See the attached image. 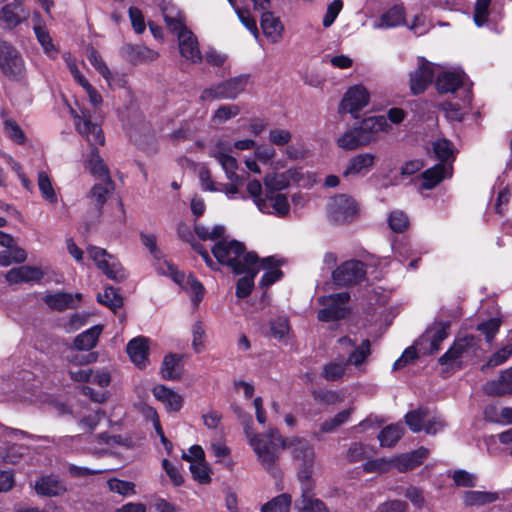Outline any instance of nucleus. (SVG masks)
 Listing matches in <instances>:
<instances>
[{
	"label": "nucleus",
	"instance_id": "1",
	"mask_svg": "<svg viewBox=\"0 0 512 512\" xmlns=\"http://www.w3.org/2000/svg\"><path fill=\"white\" fill-rule=\"evenodd\" d=\"M244 434L257 460L269 473L276 474L280 450L286 449L298 462L299 476L307 479V469L316 457L314 447L307 439L298 436L285 438L276 428H269L265 433H256L251 425L244 427Z\"/></svg>",
	"mask_w": 512,
	"mask_h": 512
},
{
	"label": "nucleus",
	"instance_id": "2",
	"mask_svg": "<svg viewBox=\"0 0 512 512\" xmlns=\"http://www.w3.org/2000/svg\"><path fill=\"white\" fill-rule=\"evenodd\" d=\"M231 146L229 143L219 141L209 149V155L213 157L224 170L230 183L218 184V191L223 192L230 200L241 198L246 199L245 195L240 194V187L243 184L242 178L236 173L238 163L236 158L231 156Z\"/></svg>",
	"mask_w": 512,
	"mask_h": 512
},
{
	"label": "nucleus",
	"instance_id": "3",
	"mask_svg": "<svg viewBox=\"0 0 512 512\" xmlns=\"http://www.w3.org/2000/svg\"><path fill=\"white\" fill-rule=\"evenodd\" d=\"M212 253L216 260L229 266L235 274H241L243 266L258 259L253 252H246L245 246L236 240H220L212 247Z\"/></svg>",
	"mask_w": 512,
	"mask_h": 512
},
{
	"label": "nucleus",
	"instance_id": "4",
	"mask_svg": "<svg viewBox=\"0 0 512 512\" xmlns=\"http://www.w3.org/2000/svg\"><path fill=\"white\" fill-rule=\"evenodd\" d=\"M479 350L480 339L473 335L465 336L457 339L450 349L440 357L439 362L447 369L459 368L464 363L478 357Z\"/></svg>",
	"mask_w": 512,
	"mask_h": 512
},
{
	"label": "nucleus",
	"instance_id": "5",
	"mask_svg": "<svg viewBox=\"0 0 512 512\" xmlns=\"http://www.w3.org/2000/svg\"><path fill=\"white\" fill-rule=\"evenodd\" d=\"M429 455V450L424 447H420L409 453H404L396 456L389 461L378 459L375 461L367 462L364 469L368 472H384L388 466L396 468L399 472H407L413 470L417 466L421 465Z\"/></svg>",
	"mask_w": 512,
	"mask_h": 512
},
{
	"label": "nucleus",
	"instance_id": "6",
	"mask_svg": "<svg viewBox=\"0 0 512 512\" xmlns=\"http://www.w3.org/2000/svg\"><path fill=\"white\" fill-rule=\"evenodd\" d=\"M157 271L159 274L170 276L171 279L185 290L191 298L195 307L202 301L205 289L204 286L192 275H185L177 270V268L170 262L158 263Z\"/></svg>",
	"mask_w": 512,
	"mask_h": 512
},
{
	"label": "nucleus",
	"instance_id": "7",
	"mask_svg": "<svg viewBox=\"0 0 512 512\" xmlns=\"http://www.w3.org/2000/svg\"><path fill=\"white\" fill-rule=\"evenodd\" d=\"M77 132L85 138L91 148L102 146L105 143V136L101 123L94 120L92 112L88 109H80L79 112L71 110Z\"/></svg>",
	"mask_w": 512,
	"mask_h": 512
},
{
	"label": "nucleus",
	"instance_id": "8",
	"mask_svg": "<svg viewBox=\"0 0 512 512\" xmlns=\"http://www.w3.org/2000/svg\"><path fill=\"white\" fill-rule=\"evenodd\" d=\"M0 71L9 79L20 81L26 75L25 61L19 50L0 39Z\"/></svg>",
	"mask_w": 512,
	"mask_h": 512
},
{
	"label": "nucleus",
	"instance_id": "9",
	"mask_svg": "<svg viewBox=\"0 0 512 512\" xmlns=\"http://www.w3.org/2000/svg\"><path fill=\"white\" fill-rule=\"evenodd\" d=\"M349 301L350 294L348 292L319 297L318 303L322 305L323 308L318 311V320L330 322L345 318L350 312Z\"/></svg>",
	"mask_w": 512,
	"mask_h": 512
},
{
	"label": "nucleus",
	"instance_id": "10",
	"mask_svg": "<svg viewBox=\"0 0 512 512\" xmlns=\"http://www.w3.org/2000/svg\"><path fill=\"white\" fill-rule=\"evenodd\" d=\"M87 254L97 268L109 279L120 282L126 278L125 270L120 262L105 249L97 246H89L87 248Z\"/></svg>",
	"mask_w": 512,
	"mask_h": 512
},
{
	"label": "nucleus",
	"instance_id": "11",
	"mask_svg": "<svg viewBox=\"0 0 512 512\" xmlns=\"http://www.w3.org/2000/svg\"><path fill=\"white\" fill-rule=\"evenodd\" d=\"M310 467L307 479H303L299 476V472H297V478L300 482L301 488V501L296 502L295 508L299 512H327V509L322 501L317 498H314L311 495V492L314 489V480L313 474L316 471L317 463L313 461L309 465Z\"/></svg>",
	"mask_w": 512,
	"mask_h": 512
},
{
	"label": "nucleus",
	"instance_id": "12",
	"mask_svg": "<svg viewBox=\"0 0 512 512\" xmlns=\"http://www.w3.org/2000/svg\"><path fill=\"white\" fill-rule=\"evenodd\" d=\"M246 85L247 78L245 76L234 77L204 89L200 98L203 101L235 99L245 90Z\"/></svg>",
	"mask_w": 512,
	"mask_h": 512
},
{
	"label": "nucleus",
	"instance_id": "13",
	"mask_svg": "<svg viewBox=\"0 0 512 512\" xmlns=\"http://www.w3.org/2000/svg\"><path fill=\"white\" fill-rule=\"evenodd\" d=\"M327 213L334 222L346 223L357 216L358 204L348 195H336L329 200Z\"/></svg>",
	"mask_w": 512,
	"mask_h": 512
},
{
	"label": "nucleus",
	"instance_id": "14",
	"mask_svg": "<svg viewBox=\"0 0 512 512\" xmlns=\"http://www.w3.org/2000/svg\"><path fill=\"white\" fill-rule=\"evenodd\" d=\"M436 65L424 57L417 58V67L410 73V90L414 95L423 93L433 78L436 79Z\"/></svg>",
	"mask_w": 512,
	"mask_h": 512
},
{
	"label": "nucleus",
	"instance_id": "15",
	"mask_svg": "<svg viewBox=\"0 0 512 512\" xmlns=\"http://www.w3.org/2000/svg\"><path fill=\"white\" fill-rule=\"evenodd\" d=\"M261 213L286 218L291 211L289 197L284 192H264L263 201L257 208Z\"/></svg>",
	"mask_w": 512,
	"mask_h": 512
},
{
	"label": "nucleus",
	"instance_id": "16",
	"mask_svg": "<svg viewBox=\"0 0 512 512\" xmlns=\"http://www.w3.org/2000/svg\"><path fill=\"white\" fill-rule=\"evenodd\" d=\"M366 274L365 265L358 260H349L337 267L332 278L338 286H348L361 281Z\"/></svg>",
	"mask_w": 512,
	"mask_h": 512
},
{
	"label": "nucleus",
	"instance_id": "17",
	"mask_svg": "<svg viewBox=\"0 0 512 512\" xmlns=\"http://www.w3.org/2000/svg\"><path fill=\"white\" fill-rule=\"evenodd\" d=\"M370 100V94L363 85H354L344 94L340 103L339 111L349 113L353 117L358 116V112L366 107Z\"/></svg>",
	"mask_w": 512,
	"mask_h": 512
},
{
	"label": "nucleus",
	"instance_id": "18",
	"mask_svg": "<svg viewBox=\"0 0 512 512\" xmlns=\"http://www.w3.org/2000/svg\"><path fill=\"white\" fill-rule=\"evenodd\" d=\"M436 70L435 85L439 92L452 93L462 85L465 76L462 70L440 64L436 65Z\"/></svg>",
	"mask_w": 512,
	"mask_h": 512
},
{
	"label": "nucleus",
	"instance_id": "19",
	"mask_svg": "<svg viewBox=\"0 0 512 512\" xmlns=\"http://www.w3.org/2000/svg\"><path fill=\"white\" fill-rule=\"evenodd\" d=\"M451 164H436L425 170L419 177V189L430 190L440 184L444 179L452 176Z\"/></svg>",
	"mask_w": 512,
	"mask_h": 512
},
{
	"label": "nucleus",
	"instance_id": "20",
	"mask_svg": "<svg viewBox=\"0 0 512 512\" xmlns=\"http://www.w3.org/2000/svg\"><path fill=\"white\" fill-rule=\"evenodd\" d=\"M449 324L444 322L434 323L422 335L419 344L430 353L439 350L441 342L448 336Z\"/></svg>",
	"mask_w": 512,
	"mask_h": 512
},
{
	"label": "nucleus",
	"instance_id": "21",
	"mask_svg": "<svg viewBox=\"0 0 512 512\" xmlns=\"http://www.w3.org/2000/svg\"><path fill=\"white\" fill-rule=\"evenodd\" d=\"M152 394L168 412H178L183 407V396L170 387L158 384L153 387Z\"/></svg>",
	"mask_w": 512,
	"mask_h": 512
},
{
	"label": "nucleus",
	"instance_id": "22",
	"mask_svg": "<svg viewBox=\"0 0 512 512\" xmlns=\"http://www.w3.org/2000/svg\"><path fill=\"white\" fill-rule=\"evenodd\" d=\"M361 135L369 138V143L375 141L380 132H389L391 125L385 116H371L362 120L357 126Z\"/></svg>",
	"mask_w": 512,
	"mask_h": 512
},
{
	"label": "nucleus",
	"instance_id": "23",
	"mask_svg": "<svg viewBox=\"0 0 512 512\" xmlns=\"http://www.w3.org/2000/svg\"><path fill=\"white\" fill-rule=\"evenodd\" d=\"M178 46L181 56L187 61L199 63L202 60L197 38L191 31H183L180 33Z\"/></svg>",
	"mask_w": 512,
	"mask_h": 512
},
{
	"label": "nucleus",
	"instance_id": "24",
	"mask_svg": "<svg viewBox=\"0 0 512 512\" xmlns=\"http://www.w3.org/2000/svg\"><path fill=\"white\" fill-rule=\"evenodd\" d=\"M126 351L136 366L145 367L148 363L149 340L143 336L135 337L128 342Z\"/></svg>",
	"mask_w": 512,
	"mask_h": 512
},
{
	"label": "nucleus",
	"instance_id": "25",
	"mask_svg": "<svg viewBox=\"0 0 512 512\" xmlns=\"http://www.w3.org/2000/svg\"><path fill=\"white\" fill-rule=\"evenodd\" d=\"M406 11L403 5H394L384 12L378 21L373 23L374 29H390L406 23Z\"/></svg>",
	"mask_w": 512,
	"mask_h": 512
},
{
	"label": "nucleus",
	"instance_id": "26",
	"mask_svg": "<svg viewBox=\"0 0 512 512\" xmlns=\"http://www.w3.org/2000/svg\"><path fill=\"white\" fill-rule=\"evenodd\" d=\"M34 489L38 495L56 497L66 492V486L56 476H42L36 480Z\"/></svg>",
	"mask_w": 512,
	"mask_h": 512
},
{
	"label": "nucleus",
	"instance_id": "27",
	"mask_svg": "<svg viewBox=\"0 0 512 512\" xmlns=\"http://www.w3.org/2000/svg\"><path fill=\"white\" fill-rule=\"evenodd\" d=\"M260 24L263 34L271 43H278L282 39L284 26L273 13H262Z\"/></svg>",
	"mask_w": 512,
	"mask_h": 512
},
{
	"label": "nucleus",
	"instance_id": "28",
	"mask_svg": "<svg viewBox=\"0 0 512 512\" xmlns=\"http://www.w3.org/2000/svg\"><path fill=\"white\" fill-rule=\"evenodd\" d=\"M43 277V272L38 267L20 266L12 268L6 274V280L10 284L29 283L40 281Z\"/></svg>",
	"mask_w": 512,
	"mask_h": 512
},
{
	"label": "nucleus",
	"instance_id": "29",
	"mask_svg": "<svg viewBox=\"0 0 512 512\" xmlns=\"http://www.w3.org/2000/svg\"><path fill=\"white\" fill-rule=\"evenodd\" d=\"M119 445H124V441L120 435L101 433L93 437L89 451L93 454L102 455L110 453L113 448Z\"/></svg>",
	"mask_w": 512,
	"mask_h": 512
},
{
	"label": "nucleus",
	"instance_id": "30",
	"mask_svg": "<svg viewBox=\"0 0 512 512\" xmlns=\"http://www.w3.org/2000/svg\"><path fill=\"white\" fill-rule=\"evenodd\" d=\"M258 259L252 261V263L243 266V271L241 274H244L242 278H240L237 282L236 287V295L239 298L247 297L254 286V278L258 273Z\"/></svg>",
	"mask_w": 512,
	"mask_h": 512
},
{
	"label": "nucleus",
	"instance_id": "31",
	"mask_svg": "<svg viewBox=\"0 0 512 512\" xmlns=\"http://www.w3.org/2000/svg\"><path fill=\"white\" fill-rule=\"evenodd\" d=\"M82 295L80 293L71 294L58 292L54 294L46 295L43 300L50 308L55 310H65L74 308L76 303L81 300Z\"/></svg>",
	"mask_w": 512,
	"mask_h": 512
},
{
	"label": "nucleus",
	"instance_id": "32",
	"mask_svg": "<svg viewBox=\"0 0 512 512\" xmlns=\"http://www.w3.org/2000/svg\"><path fill=\"white\" fill-rule=\"evenodd\" d=\"M112 190V181L110 185H108L107 181H103V183L95 184L91 188L89 194L87 195V199L89 201V205L95 210L97 216L100 215L101 210Z\"/></svg>",
	"mask_w": 512,
	"mask_h": 512
},
{
	"label": "nucleus",
	"instance_id": "33",
	"mask_svg": "<svg viewBox=\"0 0 512 512\" xmlns=\"http://www.w3.org/2000/svg\"><path fill=\"white\" fill-rule=\"evenodd\" d=\"M375 156L370 153H361L354 156L343 171L344 176L366 174L374 165Z\"/></svg>",
	"mask_w": 512,
	"mask_h": 512
},
{
	"label": "nucleus",
	"instance_id": "34",
	"mask_svg": "<svg viewBox=\"0 0 512 512\" xmlns=\"http://www.w3.org/2000/svg\"><path fill=\"white\" fill-rule=\"evenodd\" d=\"M258 263V271L260 269L265 270L260 281L261 287H269L281 279L282 271L279 269V263L274 257H267L261 261L258 260Z\"/></svg>",
	"mask_w": 512,
	"mask_h": 512
},
{
	"label": "nucleus",
	"instance_id": "35",
	"mask_svg": "<svg viewBox=\"0 0 512 512\" xmlns=\"http://www.w3.org/2000/svg\"><path fill=\"white\" fill-rule=\"evenodd\" d=\"M86 167L94 177L107 181L108 185L111 184L109 170L100 157L97 147L91 148Z\"/></svg>",
	"mask_w": 512,
	"mask_h": 512
},
{
	"label": "nucleus",
	"instance_id": "36",
	"mask_svg": "<svg viewBox=\"0 0 512 512\" xmlns=\"http://www.w3.org/2000/svg\"><path fill=\"white\" fill-rule=\"evenodd\" d=\"M500 499V494L495 491L469 490L463 494V502L467 506H483Z\"/></svg>",
	"mask_w": 512,
	"mask_h": 512
},
{
	"label": "nucleus",
	"instance_id": "37",
	"mask_svg": "<svg viewBox=\"0 0 512 512\" xmlns=\"http://www.w3.org/2000/svg\"><path fill=\"white\" fill-rule=\"evenodd\" d=\"M432 153L440 161L439 164H451L455 158L453 144L446 138H438L432 142Z\"/></svg>",
	"mask_w": 512,
	"mask_h": 512
},
{
	"label": "nucleus",
	"instance_id": "38",
	"mask_svg": "<svg viewBox=\"0 0 512 512\" xmlns=\"http://www.w3.org/2000/svg\"><path fill=\"white\" fill-rule=\"evenodd\" d=\"M102 326L95 325L79 334L74 340V346L77 350L88 351L97 344L99 336L102 333Z\"/></svg>",
	"mask_w": 512,
	"mask_h": 512
},
{
	"label": "nucleus",
	"instance_id": "39",
	"mask_svg": "<svg viewBox=\"0 0 512 512\" xmlns=\"http://www.w3.org/2000/svg\"><path fill=\"white\" fill-rule=\"evenodd\" d=\"M337 143L339 147L346 150H353L359 146L369 144V138L362 136L358 127L346 131L341 137L338 138Z\"/></svg>",
	"mask_w": 512,
	"mask_h": 512
},
{
	"label": "nucleus",
	"instance_id": "40",
	"mask_svg": "<svg viewBox=\"0 0 512 512\" xmlns=\"http://www.w3.org/2000/svg\"><path fill=\"white\" fill-rule=\"evenodd\" d=\"M484 389L491 395L512 394V368L504 372L498 381L487 383Z\"/></svg>",
	"mask_w": 512,
	"mask_h": 512
},
{
	"label": "nucleus",
	"instance_id": "41",
	"mask_svg": "<svg viewBox=\"0 0 512 512\" xmlns=\"http://www.w3.org/2000/svg\"><path fill=\"white\" fill-rule=\"evenodd\" d=\"M181 357L176 354L166 355L161 366V375L165 380H176L181 376Z\"/></svg>",
	"mask_w": 512,
	"mask_h": 512
},
{
	"label": "nucleus",
	"instance_id": "42",
	"mask_svg": "<svg viewBox=\"0 0 512 512\" xmlns=\"http://www.w3.org/2000/svg\"><path fill=\"white\" fill-rule=\"evenodd\" d=\"M264 189L267 192H283L290 186V179L286 173H270L264 178Z\"/></svg>",
	"mask_w": 512,
	"mask_h": 512
},
{
	"label": "nucleus",
	"instance_id": "43",
	"mask_svg": "<svg viewBox=\"0 0 512 512\" xmlns=\"http://www.w3.org/2000/svg\"><path fill=\"white\" fill-rule=\"evenodd\" d=\"M16 6L18 5L7 4L1 10L2 19L11 27H15L23 21L27 20L30 15L29 11L25 10L24 8L20 9V13H17L15 11Z\"/></svg>",
	"mask_w": 512,
	"mask_h": 512
},
{
	"label": "nucleus",
	"instance_id": "44",
	"mask_svg": "<svg viewBox=\"0 0 512 512\" xmlns=\"http://www.w3.org/2000/svg\"><path fill=\"white\" fill-rule=\"evenodd\" d=\"M404 428L400 424L388 425L378 435L381 446L391 447L394 446L401 438Z\"/></svg>",
	"mask_w": 512,
	"mask_h": 512
},
{
	"label": "nucleus",
	"instance_id": "45",
	"mask_svg": "<svg viewBox=\"0 0 512 512\" xmlns=\"http://www.w3.org/2000/svg\"><path fill=\"white\" fill-rule=\"evenodd\" d=\"M370 345L371 344L368 339L362 340L361 343L350 352L345 363L347 365L360 367L371 353Z\"/></svg>",
	"mask_w": 512,
	"mask_h": 512
},
{
	"label": "nucleus",
	"instance_id": "46",
	"mask_svg": "<svg viewBox=\"0 0 512 512\" xmlns=\"http://www.w3.org/2000/svg\"><path fill=\"white\" fill-rule=\"evenodd\" d=\"M164 19L168 29L177 35L179 39L180 33L183 31H189L184 24V17L181 12L176 10H165Z\"/></svg>",
	"mask_w": 512,
	"mask_h": 512
},
{
	"label": "nucleus",
	"instance_id": "47",
	"mask_svg": "<svg viewBox=\"0 0 512 512\" xmlns=\"http://www.w3.org/2000/svg\"><path fill=\"white\" fill-rule=\"evenodd\" d=\"M292 499L289 494H281L261 507V512H289Z\"/></svg>",
	"mask_w": 512,
	"mask_h": 512
},
{
	"label": "nucleus",
	"instance_id": "48",
	"mask_svg": "<svg viewBox=\"0 0 512 512\" xmlns=\"http://www.w3.org/2000/svg\"><path fill=\"white\" fill-rule=\"evenodd\" d=\"M38 188L42 197L51 204L57 203V195L48 174L44 171L38 173Z\"/></svg>",
	"mask_w": 512,
	"mask_h": 512
},
{
	"label": "nucleus",
	"instance_id": "49",
	"mask_svg": "<svg viewBox=\"0 0 512 512\" xmlns=\"http://www.w3.org/2000/svg\"><path fill=\"white\" fill-rule=\"evenodd\" d=\"M352 412H353V408L350 407L348 409H345V410L337 413L334 417L324 421L321 424V426H320L321 431L324 433L334 432L337 428H339L340 426H342L349 420Z\"/></svg>",
	"mask_w": 512,
	"mask_h": 512
},
{
	"label": "nucleus",
	"instance_id": "50",
	"mask_svg": "<svg viewBox=\"0 0 512 512\" xmlns=\"http://www.w3.org/2000/svg\"><path fill=\"white\" fill-rule=\"evenodd\" d=\"M470 105V99H467L463 104L457 102H446L443 104V110L445 111L446 117L453 121H461L464 115L467 113Z\"/></svg>",
	"mask_w": 512,
	"mask_h": 512
},
{
	"label": "nucleus",
	"instance_id": "51",
	"mask_svg": "<svg viewBox=\"0 0 512 512\" xmlns=\"http://www.w3.org/2000/svg\"><path fill=\"white\" fill-rule=\"evenodd\" d=\"M427 416H429L427 409L411 411L406 414V423L412 432L418 433L424 428Z\"/></svg>",
	"mask_w": 512,
	"mask_h": 512
},
{
	"label": "nucleus",
	"instance_id": "52",
	"mask_svg": "<svg viewBox=\"0 0 512 512\" xmlns=\"http://www.w3.org/2000/svg\"><path fill=\"white\" fill-rule=\"evenodd\" d=\"M97 300L99 303L109 307L112 310L120 308L123 305L122 297L116 292L113 287H106L103 293L98 294Z\"/></svg>",
	"mask_w": 512,
	"mask_h": 512
},
{
	"label": "nucleus",
	"instance_id": "53",
	"mask_svg": "<svg viewBox=\"0 0 512 512\" xmlns=\"http://www.w3.org/2000/svg\"><path fill=\"white\" fill-rule=\"evenodd\" d=\"M3 118L4 132L6 135L18 144H22L25 140V136L20 126L12 119L6 117V112H1Z\"/></svg>",
	"mask_w": 512,
	"mask_h": 512
},
{
	"label": "nucleus",
	"instance_id": "54",
	"mask_svg": "<svg viewBox=\"0 0 512 512\" xmlns=\"http://www.w3.org/2000/svg\"><path fill=\"white\" fill-rule=\"evenodd\" d=\"M491 0H477L474 9V23L482 27L489 23Z\"/></svg>",
	"mask_w": 512,
	"mask_h": 512
},
{
	"label": "nucleus",
	"instance_id": "55",
	"mask_svg": "<svg viewBox=\"0 0 512 512\" xmlns=\"http://www.w3.org/2000/svg\"><path fill=\"white\" fill-rule=\"evenodd\" d=\"M240 113V107L236 104H224L219 106V108L213 114V122L216 124H222L234 117H236Z\"/></svg>",
	"mask_w": 512,
	"mask_h": 512
},
{
	"label": "nucleus",
	"instance_id": "56",
	"mask_svg": "<svg viewBox=\"0 0 512 512\" xmlns=\"http://www.w3.org/2000/svg\"><path fill=\"white\" fill-rule=\"evenodd\" d=\"M88 60L90 61L91 65L103 76V78L106 80V82L111 85L112 84V73L107 67V65L102 60L101 56L98 54V52L94 49H92L88 55Z\"/></svg>",
	"mask_w": 512,
	"mask_h": 512
},
{
	"label": "nucleus",
	"instance_id": "57",
	"mask_svg": "<svg viewBox=\"0 0 512 512\" xmlns=\"http://www.w3.org/2000/svg\"><path fill=\"white\" fill-rule=\"evenodd\" d=\"M192 332V347L196 353H201L205 348V335L206 328L203 322L196 321L191 328Z\"/></svg>",
	"mask_w": 512,
	"mask_h": 512
},
{
	"label": "nucleus",
	"instance_id": "58",
	"mask_svg": "<svg viewBox=\"0 0 512 512\" xmlns=\"http://www.w3.org/2000/svg\"><path fill=\"white\" fill-rule=\"evenodd\" d=\"M389 227L397 233L405 231L409 226L408 216L401 210H394L388 218Z\"/></svg>",
	"mask_w": 512,
	"mask_h": 512
},
{
	"label": "nucleus",
	"instance_id": "59",
	"mask_svg": "<svg viewBox=\"0 0 512 512\" xmlns=\"http://www.w3.org/2000/svg\"><path fill=\"white\" fill-rule=\"evenodd\" d=\"M347 364L345 362L342 363H336L331 362L324 366L322 371V376L327 381H336L340 379L346 371Z\"/></svg>",
	"mask_w": 512,
	"mask_h": 512
},
{
	"label": "nucleus",
	"instance_id": "60",
	"mask_svg": "<svg viewBox=\"0 0 512 512\" xmlns=\"http://www.w3.org/2000/svg\"><path fill=\"white\" fill-rule=\"evenodd\" d=\"M452 478L456 486L465 488L476 486L478 481V477L475 474L462 469L454 471Z\"/></svg>",
	"mask_w": 512,
	"mask_h": 512
},
{
	"label": "nucleus",
	"instance_id": "61",
	"mask_svg": "<svg viewBox=\"0 0 512 512\" xmlns=\"http://www.w3.org/2000/svg\"><path fill=\"white\" fill-rule=\"evenodd\" d=\"M37 41L41 45L43 51L50 57H53L56 54V49L53 44L52 38L47 31L46 28H38L37 31H34Z\"/></svg>",
	"mask_w": 512,
	"mask_h": 512
},
{
	"label": "nucleus",
	"instance_id": "62",
	"mask_svg": "<svg viewBox=\"0 0 512 512\" xmlns=\"http://www.w3.org/2000/svg\"><path fill=\"white\" fill-rule=\"evenodd\" d=\"M312 395L319 403L334 405L343 401V396L339 392L332 390H314Z\"/></svg>",
	"mask_w": 512,
	"mask_h": 512
},
{
	"label": "nucleus",
	"instance_id": "63",
	"mask_svg": "<svg viewBox=\"0 0 512 512\" xmlns=\"http://www.w3.org/2000/svg\"><path fill=\"white\" fill-rule=\"evenodd\" d=\"M108 487L110 491L114 493H118L122 496H129L135 493V485L132 482L119 480V479H110L108 482Z\"/></svg>",
	"mask_w": 512,
	"mask_h": 512
},
{
	"label": "nucleus",
	"instance_id": "64",
	"mask_svg": "<svg viewBox=\"0 0 512 512\" xmlns=\"http://www.w3.org/2000/svg\"><path fill=\"white\" fill-rule=\"evenodd\" d=\"M271 332L275 338L281 341L286 340L290 332L288 319L286 317H279L272 321Z\"/></svg>",
	"mask_w": 512,
	"mask_h": 512
}]
</instances>
